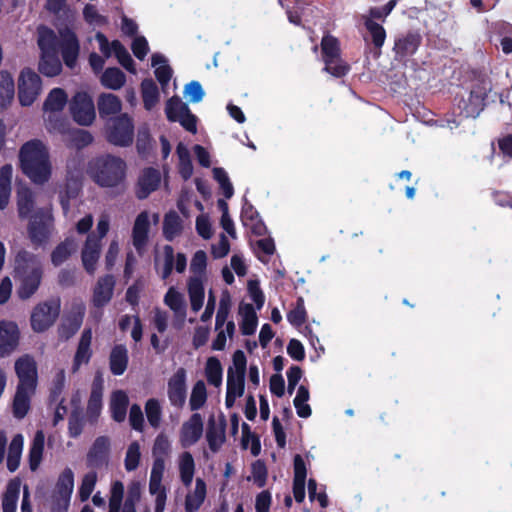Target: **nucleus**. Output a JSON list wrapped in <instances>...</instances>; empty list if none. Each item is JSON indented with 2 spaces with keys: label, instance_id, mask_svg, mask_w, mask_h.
Listing matches in <instances>:
<instances>
[{
  "label": "nucleus",
  "instance_id": "obj_31",
  "mask_svg": "<svg viewBox=\"0 0 512 512\" xmlns=\"http://www.w3.org/2000/svg\"><path fill=\"white\" fill-rule=\"evenodd\" d=\"M239 314L242 317L240 330L243 335L250 336L255 333L258 325V317L252 304L241 303Z\"/></svg>",
  "mask_w": 512,
  "mask_h": 512
},
{
  "label": "nucleus",
  "instance_id": "obj_22",
  "mask_svg": "<svg viewBox=\"0 0 512 512\" xmlns=\"http://www.w3.org/2000/svg\"><path fill=\"white\" fill-rule=\"evenodd\" d=\"M203 434V420L199 413H193L181 428V444L183 447L194 445Z\"/></svg>",
  "mask_w": 512,
  "mask_h": 512
},
{
  "label": "nucleus",
  "instance_id": "obj_41",
  "mask_svg": "<svg viewBox=\"0 0 512 512\" xmlns=\"http://www.w3.org/2000/svg\"><path fill=\"white\" fill-rule=\"evenodd\" d=\"M141 95L144 108L152 110L159 101V89L151 78H146L141 82Z\"/></svg>",
  "mask_w": 512,
  "mask_h": 512
},
{
  "label": "nucleus",
  "instance_id": "obj_46",
  "mask_svg": "<svg viewBox=\"0 0 512 512\" xmlns=\"http://www.w3.org/2000/svg\"><path fill=\"white\" fill-rule=\"evenodd\" d=\"M67 99V94L64 89L53 88L44 101L43 108L45 111L50 112L62 111L67 103Z\"/></svg>",
  "mask_w": 512,
  "mask_h": 512
},
{
  "label": "nucleus",
  "instance_id": "obj_43",
  "mask_svg": "<svg viewBox=\"0 0 512 512\" xmlns=\"http://www.w3.org/2000/svg\"><path fill=\"white\" fill-rule=\"evenodd\" d=\"M126 81L125 73L117 67L107 68L101 76V84L112 90H119Z\"/></svg>",
  "mask_w": 512,
  "mask_h": 512
},
{
  "label": "nucleus",
  "instance_id": "obj_8",
  "mask_svg": "<svg viewBox=\"0 0 512 512\" xmlns=\"http://www.w3.org/2000/svg\"><path fill=\"white\" fill-rule=\"evenodd\" d=\"M491 82L486 78L478 79L473 85L468 100L464 101L462 113L465 117L476 118L485 108Z\"/></svg>",
  "mask_w": 512,
  "mask_h": 512
},
{
  "label": "nucleus",
  "instance_id": "obj_45",
  "mask_svg": "<svg viewBox=\"0 0 512 512\" xmlns=\"http://www.w3.org/2000/svg\"><path fill=\"white\" fill-rule=\"evenodd\" d=\"M180 478L184 486L189 487L195 473V462L190 452H183L179 459Z\"/></svg>",
  "mask_w": 512,
  "mask_h": 512
},
{
  "label": "nucleus",
  "instance_id": "obj_28",
  "mask_svg": "<svg viewBox=\"0 0 512 512\" xmlns=\"http://www.w3.org/2000/svg\"><path fill=\"white\" fill-rule=\"evenodd\" d=\"M35 390H29L27 387L17 386L16 393L13 398V415L17 419L24 418L31 405V395Z\"/></svg>",
  "mask_w": 512,
  "mask_h": 512
},
{
  "label": "nucleus",
  "instance_id": "obj_54",
  "mask_svg": "<svg viewBox=\"0 0 512 512\" xmlns=\"http://www.w3.org/2000/svg\"><path fill=\"white\" fill-rule=\"evenodd\" d=\"M287 320L296 328L301 327L306 322L307 312L302 297H298L295 307L287 313Z\"/></svg>",
  "mask_w": 512,
  "mask_h": 512
},
{
  "label": "nucleus",
  "instance_id": "obj_32",
  "mask_svg": "<svg viewBox=\"0 0 512 512\" xmlns=\"http://www.w3.org/2000/svg\"><path fill=\"white\" fill-rule=\"evenodd\" d=\"M183 231V221L176 211L170 210L164 215L162 232L167 241H173Z\"/></svg>",
  "mask_w": 512,
  "mask_h": 512
},
{
  "label": "nucleus",
  "instance_id": "obj_3",
  "mask_svg": "<svg viewBox=\"0 0 512 512\" xmlns=\"http://www.w3.org/2000/svg\"><path fill=\"white\" fill-rule=\"evenodd\" d=\"M126 171V162L111 154L95 157L88 164V173L92 180L105 188H113L123 183Z\"/></svg>",
  "mask_w": 512,
  "mask_h": 512
},
{
  "label": "nucleus",
  "instance_id": "obj_52",
  "mask_svg": "<svg viewBox=\"0 0 512 512\" xmlns=\"http://www.w3.org/2000/svg\"><path fill=\"white\" fill-rule=\"evenodd\" d=\"M364 25L371 35L373 46L377 49H381L386 39L384 27L372 19H366Z\"/></svg>",
  "mask_w": 512,
  "mask_h": 512
},
{
  "label": "nucleus",
  "instance_id": "obj_2",
  "mask_svg": "<svg viewBox=\"0 0 512 512\" xmlns=\"http://www.w3.org/2000/svg\"><path fill=\"white\" fill-rule=\"evenodd\" d=\"M42 275L43 269L38 257L27 250H20L15 257V276L20 281L17 295L21 300H27L36 293Z\"/></svg>",
  "mask_w": 512,
  "mask_h": 512
},
{
  "label": "nucleus",
  "instance_id": "obj_20",
  "mask_svg": "<svg viewBox=\"0 0 512 512\" xmlns=\"http://www.w3.org/2000/svg\"><path fill=\"white\" fill-rule=\"evenodd\" d=\"M85 314L83 305L75 307L61 322L58 327V336L62 340H69L80 329Z\"/></svg>",
  "mask_w": 512,
  "mask_h": 512
},
{
  "label": "nucleus",
  "instance_id": "obj_34",
  "mask_svg": "<svg viewBox=\"0 0 512 512\" xmlns=\"http://www.w3.org/2000/svg\"><path fill=\"white\" fill-rule=\"evenodd\" d=\"M13 167L5 164L0 168V210H4L9 203L11 195Z\"/></svg>",
  "mask_w": 512,
  "mask_h": 512
},
{
  "label": "nucleus",
  "instance_id": "obj_16",
  "mask_svg": "<svg viewBox=\"0 0 512 512\" xmlns=\"http://www.w3.org/2000/svg\"><path fill=\"white\" fill-rule=\"evenodd\" d=\"M116 285L115 277L112 274H106L98 278L92 294V304L96 308H103L112 299Z\"/></svg>",
  "mask_w": 512,
  "mask_h": 512
},
{
  "label": "nucleus",
  "instance_id": "obj_4",
  "mask_svg": "<svg viewBox=\"0 0 512 512\" xmlns=\"http://www.w3.org/2000/svg\"><path fill=\"white\" fill-rule=\"evenodd\" d=\"M105 136L106 140L115 146H130L134 138L132 118L126 113L109 118L105 125Z\"/></svg>",
  "mask_w": 512,
  "mask_h": 512
},
{
  "label": "nucleus",
  "instance_id": "obj_26",
  "mask_svg": "<svg viewBox=\"0 0 512 512\" xmlns=\"http://www.w3.org/2000/svg\"><path fill=\"white\" fill-rule=\"evenodd\" d=\"M18 216L21 220L31 218L35 209V195L28 186H19L16 191Z\"/></svg>",
  "mask_w": 512,
  "mask_h": 512
},
{
  "label": "nucleus",
  "instance_id": "obj_55",
  "mask_svg": "<svg viewBox=\"0 0 512 512\" xmlns=\"http://www.w3.org/2000/svg\"><path fill=\"white\" fill-rule=\"evenodd\" d=\"M323 62L325 64L323 71L336 78L344 77L350 71V65L342 58H338L337 60L330 59Z\"/></svg>",
  "mask_w": 512,
  "mask_h": 512
},
{
  "label": "nucleus",
  "instance_id": "obj_7",
  "mask_svg": "<svg viewBox=\"0 0 512 512\" xmlns=\"http://www.w3.org/2000/svg\"><path fill=\"white\" fill-rule=\"evenodd\" d=\"M42 90L41 77L31 68H24L18 79V99L22 106H30Z\"/></svg>",
  "mask_w": 512,
  "mask_h": 512
},
{
  "label": "nucleus",
  "instance_id": "obj_11",
  "mask_svg": "<svg viewBox=\"0 0 512 512\" xmlns=\"http://www.w3.org/2000/svg\"><path fill=\"white\" fill-rule=\"evenodd\" d=\"M187 372L185 368L179 367L174 374L169 378L167 383V395L170 404L176 408H182L186 402L187 385H186Z\"/></svg>",
  "mask_w": 512,
  "mask_h": 512
},
{
  "label": "nucleus",
  "instance_id": "obj_38",
  "mask_svg": "<svg viewBox=\"0 0 512 512\" xmlns=\"http://www.w3.org/2000/svg\"><path fill=\"white\" fill-rule=\"evenodd\" d=\"M76 242L73 238L67 237L59 243L51 253V262L54 266L63 264L75 251Z\"/></svg>",
  "mask_w": 512,
  "mask_h": 512
},
{
  "label": "nucleus",
  "instance_id": "obj_39",
  "mask_svg": "<svg viewBox=\"0 0 512 512\" xmlns=\"http://www.w3.org/2000/svg\"><path fill=\"white\" fill-rule=\"evenodd\" d=\"M59 42L55 32L47 27H42L39 30L37 40L38 47L41 54L58 53Z\"/></svg>",
  "mask_w": 512,
  "mask_h": 512
},
{
  "label": "nucleus",
  "instance_id": "obj_33",
  "mask_svg": "<svg viewBox=\"0 0 512 512\" xmlns=\"http://www.w3.org/2000/svg\"><path fill=\"white\" fill-rule=\"evenodd\" d=\"M38 70L47 77H55L62 71V63L58 53L41 54L38 63Z\"/></svg>",
  "mask_w": 512,
  "mask_h": 512
},
{
  "label": "nucleus",
  "instance_id": "obj_24",
  "mask_svg": "<svg viewBox=\"0 0 512 512\" xmlns=\"http://www.w3.org/2000/svg\"><path fill=\"white\" fill-rule=\"evenodd\" d=\"M92 330L91 328H85L82 331L74 358L72 363V369L76 372L83 364H88L92 357Z\"/></svg>",
  "mask_w": 512,
  "mask_h": 512
},
{
  "label": "nucleus",
  "instance_id": "obj_63",
  "mask_svg": "<svg viewBox=\"0 0 512 512\" xmlns=\"http://www.w3.org/2000/svg\"><path fill=\"white\" fill-rule=\"evenodd\" d=\"M241 428H242V440H241L242 447L244 449L247 448V437H251V448H250L251 454L253 456H258L261 451V443H260L259 436L251 432V428L246 422L242 423Z\"/></svg>",
  "mask_w": 512,
  "mask_h": 512
},
{
  "label": "nucleus",
  "instance_id": "obj_6",
  "mask_svg": "<svg viewBox=\"0 0 512 512\" xmlns=\"http://www.w3.org/2000/svg\"><path fill=\"white\" fill-rule=\"evenodd\" d=\"M29 219L27 231L32 244L35 246L45 244L49 240L53 228L52 214L44 209H38Z\"/></svg>",
  "mask_w": 512,
  "mask_h": 512
},
{
  "label": "nucleus",
  "instance_id": "obj_27",
  "mask_svg": "<svg viewBox=\"0 0 512 512\" xmlns=\"http://www.w3.org/2000/svg\"><path fill=\"white\" fill-rule=\"evenodd\" d=\"M97 108L100 118L108 119L121 111L122 102L118 96L112 93H102L98 97Z\"/></svg>",
  "mask_w": 512,
  "mask_h": 512
},
{
  "label": "nucleus",
  "instance_id": "obj_53",
  "mask_svg": "<svg viewBox=\"0 0 512 512\" xmlns=\"http://www.w3.org/2000/svg\"><path fill=\"white\" fill-rule=\"evenodd\" d=\"M19 497V483L10 482L2 498L3 512H16Z\"/></svg>",
  "mask_w": 512,
  "mask_h": 512
},
{
  "label": "nucleus",
  "instance_id": "obj_12",
  "mask_svg": "<svg viewBox=\"0 0 512 512\" xmlns=\"http://www.w3.org/2000/svg\"><path fill=\"white\" fill-rule=\"evenodd\" d=\"M15 372L19 379L17 386L27 387L29 390H36L37 386V365L33 357L24 355L15 362Z\"/></svg>",
  "mask_w": 512,
  "mask_h": 512
},
{
  "label": "nucleus",
  "instance_id": "obj_60",
  "mask_svg": "<svg viewBox=\"0 0 512 512\" xmlns=\"http://www.w3.org/2000/svg\"><path fill=\"white\" fill-rule=\"evenodd\" d=\"M96 482L97 473L95 471H90L84 475L78 491L81 501H86L89 499L95 488Z\"/></svg>",
  "mask_w": 512,
  "mask_h": 512
},
{
  "label": "nucleus",
  "instance_id": "obj_19",
  "mask_svg": "<svg viewBox=\"0 0 512 512\" xmlns=\"http://www.w3.org/2000/svg\"><path fill=\"white\" fill-rule=\"evenodd\" d=\"M241 221L242 224L249 228L251 233L256 236H264L267 233V227L260 217L259 212L256 208L247 200L243 199V205L241 209Z\"/></svg>",
  "mask_w": 512,
  "mask_h": 512
},
{
  "label": "nucleus",
  "instance_id": "obj_15",
  "mask_svg": "<svg viewBox=\"0 0 512 512\" xmlns=\"http://www.w3.org/2000/svg\"><path fill=\"white\" fill-rule=\"evenodd\" d=\"M161 183L160 171L154 167L144 168L137 180L135 195L137 199L144 200L149 197L151 193L156 191Z\"/></svg>",
  "mask_w": 512,
  "mask_h": 512
},
{
  "label": "nucleus",
  "instance_id": "obj_57",
  "mask_svg": "<svg viewBox=\"0 0 512 512\" xmlns=\"http://www.w3.org/2000/svg\"><path fill=\"white\" fill-rule=\"evenodd\" d=\"M213 178L219 183L226 199H230L234 194V188L227 172L222 167L213 168Z\"/></svg>",
  "mask_w": 512,
  "mask_h": 512
},
{
  "label": "nucleus",
  "instance_id": "obj_14",
  "mask_svg": "<svg viewBox=\"0 0 512 512\" xmlns=\"http://www.w3.org/2000/svg\"><path fill=\"white\" fill-rule=\"evenodd\" d=\"M110 440L107 436H98L86 456V464L89 468L99 469L109 462Z\"/></svg>",
  "mask_w": 512,
  "mask_h": 512
},
{
  "label": "nucleus",
  "instance_id": "obj_23",
  "mask_svg": "<svg viewBox=\"0 0 512 512\" xmlns=\"http://www.w3.org/2000/svg\"><path fill=\"white\" fill-rule=\"evenodd\" d=\"M422 37L417 32H408L399 36L394 43L393 50L397 59H405L416 53L421 45Z\"/></svg>",
  "mask_w": 512,
  "mask_h": 512
},
{
  "label": "nucleus",
  "instance_id": "obj_49",
  "mask_svg": "<svg viewBox=\"0 0 512 512\" xmlns=\"http://www.w3.org/2000/svg\"><path fill=\"white\" fill-rule=\"evenodd\" d=\"M184 112H189V107L178 96H172L167 100L165 114L168 121L177 122Z\"/></svg>",
  "mask_w": 512,
  "mask_h": 512
},
{
  "label": "nucleus",
  "instance_id": "obj_56",
  "mask_svg": "<svg viewBox=\"0 0 512 512\" xmlns=\"http://www.w3.org/2000/svg\"><path fill=\"white\" fill-rule=\"evenodd\" d=\"M145 413H146L147 420H148L149 424L153 428L159 427L162 410H161L160 403L157 399L150 398L147 400V402L145 404Z\"/></svg>",
  "mask_w": 512,
  "mask_h": 512
},
{
  "label": "nucleus",
  "instance_id": "obj_1",
  "mask_svg": "<svg viewBox=\"0 0 512 512\" xmlns=\"http://www.w3.org/2000/svg\"><path fill=\"white\" fill-rule=\"evenodd\" d=\"M19 165L22 173L36 185H43L51 178L49 150L40 139H31L20 147Z\"/></svg>",
  "mask_w": 512,
  "mask_h": 512
},
{
  "label": "nucleus",
  "instance_id": "obj_61",
  "mask_svg": "<svg viewBox=\"0 0 512 512\" xmlns=\"http://www.w3.org/2000/svg\"><path fill=\"white\" fill-rule=\"evenodd\" d=\"M140 446L139 443L134 441L132 442L127 449L124 466L128 472L134 471L139 466L140 462Z\"/></svg>",
  "mask_w": 512,
  "mask_h": 512
},
{
  "label": "nucleus",
  "instance_id": "obj_29",
  "mask_svg": "<svg viewBox=\"0 0 512 512\" xmlns=\"http://www.w3.org/2000/svg\"><path fill=\"white\" fill-rule=\"evenodd\" d=\"M129 398L125 391L116 390L112 393L110 399L111 417L115 422L121 423L125 420Z\"/></svg>",
  "mask_w": 512,
  "mask_h": 512
},
{
  "label": "nucleus",
  "instance_id": "obj_10",
  "mask_svg": "<svg viewBox=\"0 0 512 512\" xmlns=\"http://www.w3.org/2000/svg\"><path fill=\"white\" fill-rule=\"evenodd\" d=\"M74 487V474L70 468H65L56 483L51 512H67L70 496Z\"/></svg>",
  "mask_w": 512,
  "mask_h": 512
},
{
  "label": "nucleus",
  "instance_id": "obj_37",
  "mask_svg": "<svg viewBox=\"0 0 512 512\" xmlns=\"http://www.w3.org/2000/svg\"><path fill=\"white\" fill-rule=\"evenodd\" d=\"M15 93L12 75L8 71H0V110L6 109Z\"/></svg>",
  "mask_w": 512,
  "mask_h": 512
},
{
  "label": "nucleus",
  "instance_id": "obj_44",
  "mask_svg": "<svg viewBox=\"0 0 512 512\" xmlns=\"http://www.w3.org/2000/svg\"><path fill=\"white\" fill-rule=\"evenodd\" d=\"M93 135L84 129H71L68 131L67 147L81 150L93 142Z\"/></svg>",
  "mask_w": 512,
  "mask_h": 512
},
{
  "label": "nucleus",
  "instance_id": "obj_40",
  "mask_svg": "<svg viewBox=\"0 0 512 512\" xmlns=\"http://www.w3.org/2000/svg\"><path fill=\"white\" fill-rule=\"evenodd\" d=\"M23 442L24 439L21 434H16L10 442L7 455V469L10 472H15L19 468Z\"/></svg>",
  "mask_w": 512,
  "mask_h": 512
},
{
  "label": "nucleus",
  "instance_id": "obj_36",
  "mask_svg": "<svg viewBox=\"0 0 512 512\" xmlns=\"http://www.w3.org/2000/svg\"><path fill=\"white\" fill-rule=\"evenodd\" d=\"M206 497V483L202 478H197L194 492L187 494L185 498V510L187 512L197 511L203 504Z\"/></svg>",
  "mask_w": 512,
  "mask_h": 512
},
{
  "label": "nucleus",
  "instance_id": "obj_25",
  "mask_svg": "<svg viewBox=\"0 0 512 512\" xmlns=\"http://www.w3.org/2000/svg\"><path fill=\"white\" fill-rule=\"evenodd\" d=\"M100 241L94 235H88L82 249L81 258L87 273L93 274L100 256Z\"/></svg>",
  "mask_w": 512,
  "mask_h": 512
},
{
  "label": "nucleus",
  "instance_id": "obj_58",
  "mask_svg": "<svg viewBox=\"0 0 512 512\" xmlns=\"http://www.w3.org/2000/svg\"><path fill=\"white\" fill-rule=\"evenodd\" d=\"M164 303L175 313H184L185 303L181 293L170 287L164 296Z\"/></svg>",
  "mask_w": 512,
  "mask_h": 512
},
{
  "label": "nucleus",
  "instance_id": "obj_13",
  "mask_svg": "<svg viewBox=\"0 0 512 512\" xmlns=\"http://www.w3.org/2000/svg\"><path fill=\"white\" fill-rule=\"evenodd\" d=\"M64 64L73 69L79 57L80 44L77 35L74 31L66 29L61 32V39L59 42V48Z\"/></svg>",
  "mask_w": 512,
  "mask_h": 512
},
{
  "label": "nucleus",
  "instance_id": "obj_42",
  "mask_svg": "<svg viewBox=\"0 0 512 512\" xmlns=\"http://www.w3.org/2000/svg\"><path fill=\"white\" fill-rule=\"evenodd\" d=\"M320 46L323 61L341 58L340 42L335 36L329 33L325 34L321 39Z\"/></svg>",
  "mask_w": 512,
  "mask_h": 512
},
{
  "label": "nucleus",
  "instance_id": "obj_5",
  "mask_svg": "<svg viewBox=\"0 0 512 512\" xmlns=\"http://www.w3.org/2000/svg\"><path fill=\"white\" fill-rule=\"evenodd\" d=\"M60 314V300L51 299L37 304L30 317V325L34 332L43 333L54 325Z\"/></svg>",
  "mask_w": 512,
  "mask_h": 512
},
{
  "label": "nucleus",
  "instance_id": "obj_59",
  "mask_svg": "<svg viewBox=\"0 0 512 512\" xmlns=\"http://www.w3.org/2000/svg\"><path fill=\"white\" fill-rule=\"evenodd\" d=\"M84 428V418L80 410H73L68 418V434L71 438H77L81 435Z\"/></svg>",
  "mask_w": 512,
  "mask_h": 512
},
{
  "label": "nucleus",
  "instance_id": "obj_35",
  "mask_svg": "<svg viewBox=\"0 0 512 512\" xmlns=\"http://www.w3.org/2000/svg\"><path fill=\"white\" fill-rule=\"evenodd\" d=\"M44 443V432L42 430H37L29 449V467L31 471H36L39 468L43 457Z\"/></svg>",
  "mask_w": 512,
  "mask_h": 512
},
{
  "label": "nucleus",
  "instance_id": "obj_64",
  "mask_svg": "<svg viewBox=\"0 0 512 512\" xmlns=\"http://www.w3.org/2000/svg\"><path fill=\"white\" fill-rule=\"evenodd\" d=\"M247 290L250 298L255 303L256 309L261 310L265 303V295L258 280H249Z\"/></svg>",
  "mask_w": 512,
  "mask_h": 512
},
{
  "label": "nucleus",
  "instance_id": "obj_21",
  "mask_svg": "<svg viewBox=\"0 0 512 512\" xmlns=\"http://www.w3.org/2000/svg\"><path fill=\"white\" fill-rule=\"evenodd\" d=\"M150 220L147 211L140 212L132 228V243L136 251L141 254L149 240Z\"/></svg>",
  "mask_w": 512,
  "mask_h": 512
},
{
  "label": "nucleus",
  "instance_id": "obj_50",
  "mask_svg": "<svg viewBox=\"0 0 512 512\" xmlns=\"http://www.w3.org/2000/svg\"><path fill=\"white\" fill-rule=\"evenodd\" d=\"M207 400V390L204 381L198 380L190 395L189 405L192 411H197L204 406Z\"/></svg>",
  "mask_w": 512,
  "mask_h": 512
},
{
  "label": "nucleus",
  "instance_id": "obj_17",
  "mask_svg": "<svg viewBox=\"0 0 512 512\" xmlns=\"http://www.w3.org/2000/svg\"><path fill=\"white\" fill-rule=\"evenodd\" d=\"M20 332L16 323L0 322V358L9 356L19 344Z\"/></svg>",
  "mask_w": 512,
  "mask_h": 512
},
{
  "label": "nucleus",
  "instance_id": "obj_48",
  "mask_svg": "<svg viewBox=\"0 0 512 512\" xmlns=\"http://www.w3.org/2000/svg\"><path fill=\"white\" fill-rule=\"evenodd\" d=\"M205 376L210 385L219 387L222 384L223 369L217 357L211 356L207 359Z\"/></svg>",
  "mask_w": 512,
  "mask_h": 512
},
{
  "label": "nucleus",
  "instance_id": "obj_18",
  "mask_svg": "<svg viewBox=\"0 0 512 512\" xmlns=\"http://www.w3.org/2000/svg\"><path fill=\"white\" fill-rule=\"evenodd\" d=\"M226 418L223 414L219 416V423L216 424L215 418L211 415L208 419V426L206 431V440L209 449L213 453H217L226 441Z\"/></svg>",
  "mask_w": 512,
  "mask_h": 512
},
{
  "label": "nucleus",
  "instance_id": "obj_9",
  "mask_svg": "<svg viewBox=\"0 0 512 512\" xmlns=\"http://www.w3.org/2000/svg\"><path fill=\"white\" fill-rule=\"evenodd\" d=\"M69 110L73 120L82 126H89L95 119V106L91 96L84 91L77 92L71 99Z\"/></svg>",
  "mask_w": 512,
  "mask_h": 512
},
{
  "label": "nucleus",
  "instance_id": "obj_30",
  "mask_svg": "<svg viewBox=\"0 0 512 512\" xmlns=\"http://www.w3.org/2000/svg\"><path fill=\"white\" fill-rule=\"evenodd\" d=\"M128 360L127 348L122 344L115 345L112 348L109 357L111 373L115 376L122 375L127 369Z\"/></svg>",
  "mask_w": 512,
  "mask_h": 512
},
{
  "label": "nucleus",
  "instance_id": "obj_62",
  "mask_svg": "<svg viewBox=\"0 0 512 512\" xmlns=\"http://www.w3.org/2000/svg\"><path fill=\"white\" fill-rule=\"evenodd\" d=\"M78 194L79 188L77 187L76 183L70 184L67 182L64 188L60 191L59 201L65 214L70 210V201L75 199Z\"/></svg>",
  "mask_w": 512,
  "mask_h": 512
},
{
  "label": "nucleus",
  "instance_id": "obj_47",
  "mask_svg": "<svg viewBox=\"0 0 512 512\" xmlns=\"http://www.w3.org/2000/svg\"><path fill=\"white\" fill-rule=\"evenodd\" d=\"M102 409V388L97 387L95 384L92 387L88 404H87V418L90 423L97 421Z\"/></svg>",
  "mask_w": 512,
  "mask_h": 512
},
{
  "label": "nucleus",
  "instance_id": "obj_51",
  "mask_svg": "<svg viewBox=\"0 0 512 512\" xmlns=\"http://www.w3.org/2000/svg\"><path fill=\"white\" fill-rule=\"evenodd\" d=\"M111 46L118 62L129 72H134V61L124 45L119 40H113Z\"/></svg>",
  "mask_w": 512,
  "mask_h": 512
}]
</instances>
